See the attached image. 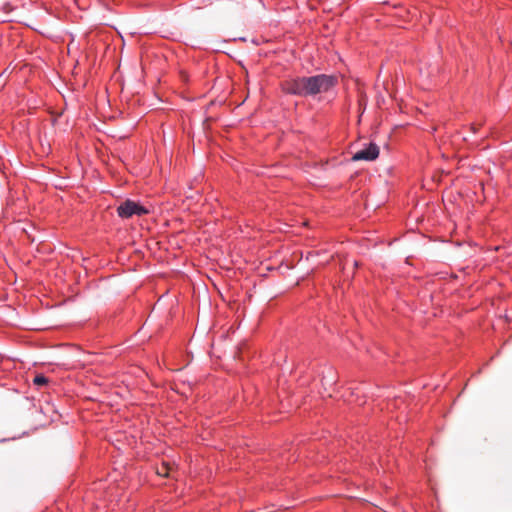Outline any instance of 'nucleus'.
<instances>
[{
  "instance_id": "obj_1",
  "label": "nucleus",
  "mask_w": 512,
  "mask_h": 512,
  "mask_svg": "<svg viewBox=\"0 0 512 512\" xmlns=\"http://www.w3.org/2000/svg\"><path fill=\"white\" fill-rule=\"evenodd\" d=\"M336 83L337 78L335 76L319 74L310 77L288 79L282 83V89L291 95L307 97L325 93L333 88Z\"/></svg>"
},
{
  "instance_id": "obj_6",
  "label": "nucleus",
  "mask_w": 512,
  "mask_h": 512,
  "mask_svg": "<svg viewBox=\"0 0 512 512\" xmlns=\"http://www.w3.org/2000/svg\"><path fill=\"white\" fill-rule=\"evenodd\" d=\"M472 130H473L474 132H476V131H477V128H476L475 126H472Z\"/></svg>"
},
{
  "instance_id": "obj_5",
  "label": "nucleus",
  "mask_w": 512,
  "mask_h": 512,
  "mask_svg": "<svg viewBox=\"0 0 512 512\" xmlns=\"http://www.w3.org/2000/svg\"><path fill=\"white\" fill-rule=\"evenodd\" d=\"M33 383L37 386H43L48 383V378L44 375H36L33 379Z\"/></svg>"
},
{
  "instance_id": "obj_2",
  "label": "nucleus",
  "mask_w": 512,
  "mask_h": 512,
  "mask_svg": "<svg viewBox=\"0 0 512 512\" xmlns=\"http://www.w3.org/2000/svg\"><path fill=\"white\" fill-rule=\"evenodd\" d=\"M117 211L119 216L123 218H129L133 215L141 216L148 213V210L144 206L131 200H126L123 202L117 208Z\"/></svg>"
},
{
  "instance_id": "obj_4",
  "label": "nucleus",
  "mask_w": 512,
  "mask_h": 512,
  "mask_svg": "<svg viewBox=\"0 0 512 512\" xmlns=\"http://www.w3.org/2000/svg\"><path fill=\"white\" fill-rule=\"evenodd\" d=\"M171 467L168 463L164 462L160 467L157 468V474L162 477H168L170 475Z\"/></svg>"
},
{
  "instance_id": "obj_3",
  "label": "nucleus",
  "mask_w": 512,
  "mask_h": 512,
  "mask_svg": "<svg viewBox=\"0 0 512 512\" xmlns=\"http://www.w3.org/2000/svg\"><path fill=\"white\" fill-rule=\"evenodd\" d=\"M379 156V147L374 144L370 143L366 148L356 152L352 156V161H373Z\"/></svg>"
}]
</instances>
